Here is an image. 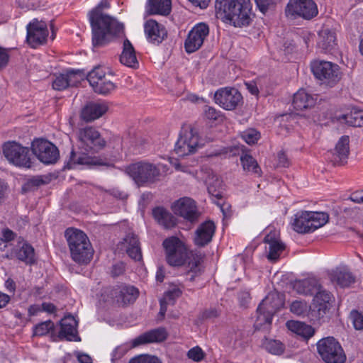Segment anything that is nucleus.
Segmentation results:
<instances>
[{
	"instance_id": "obj_1",
	"label": "nucleus",
	"mask_w": 363,
	"mask_h": 363,
	"mask_svg": "<svg viewBox=\"0 0 363 363\" xmlns=\"http://www.w3.org/2000/svg\"><path fill=\"white\" fill-rule=\"evenodd\" d=\"M108 0L100 3L89 13V20L92 31L94 47H101L107 44L110 36L118 35L123 32V25L113 17L105 14L103 9L109 8Z\"/></svg>"
},
{
	"instance_id": "obj_2",
	"label": "nucleus",
	"mask_w": 363,
	"mask_h": 363,
	"mask_svg": "<svg viewBox=\"0 0 363 363\" xmlns=\"http://www.w3.org/2000/svg\"><path fill=\"white\" fill-rule=\"evenodd\" d=\"M215 9L218 18L228 21L235 27L248 26L250 23V0H216Z\"/></svg>"
},
{
	"instance_id": "obj_3",
	"label": "nucleus",
	"mask_w": 363,
	"mask_h": 363,
	"mask_svg": "<svg viewBox=\"0 0 363 363\" xmlns=\"http://www.w3.org/2000/svg\"><path fill=\"white\" fill-rule=\"evenodd\" d=\"M65 237L72 260L79 264H88L93 257L94 250L87 235L79 229L69 228Z\"/></svg>"
},
{
	"instance_id": "obj_4",
	"label": "nucleus",
	"mask_w": 363,
	"mask_h": 363,
	"mask_svg": "<svg viewBox=\"0 0 363 363\" xmlns=\"http://www.w3.org/2000/svg\"><path fill=\"white\" fill-rule=\"evenodd\" d=\"M125 172L138 186H147L155 184L160 180L162 175L159 165L147 160L129 164Z\"/></svg>"
},
{
	"instance_id": "obj_5",
	"label": "nucleus",
	"mask_w": 363,
	"mask_h": 363,
	"mask_svg": "<svg viewBox=\"0 0 363 363\" xmlns=\"http://www.w3.org/2000/svg\"><path fill=\"white\" fill-rule=\"evenodd\" d=\"M328 219V214L324 212L301 211L294 215L291 224L298 233H311L326 224Z\"/></svg>"
},
{
	"instance_id": "obj_6",
	"label": "nucleus",
	"mask_w": 363,
	"mask_h": 363,
	"mask_svg": "<svg viewBox=\"0 0 363 363\" xmlns=\"http://www.w3.org/2000/svg\"><path fill=\"white\" fill-rule=\"evenodd\" d=\"M284 303L278 294H269L259 303L257 309L255 327L257 330L268 329L274 313L281 308Z\"/></svg>"
},
{
	"instance_id": "obj_7",
	"label": "nucleus",
	"mask_w": 363,
	"mask_h": 363,
	"mask_svg": "<svg viewBox=\"0 0 363 363\" xmlns=\"http://www.w3.org/2000/svg\"><path fill=\"white\" fill-rule=\"evenodd\" d=\"M318 352L325 363H344L346 355L340 344L333 337L322 338L317 343Z\"/></svg>"
},
{
	"instance_id": "obj_8",
	"label": "nucleus",
	"mask_w": 363,
	"mask_h": 363,
	"mask_svg": "<svg viewBox=\"0 0 363 363\" xmlns=\"http://www.w3.org/2000/svg\"><path fill=\"white\" fill-rule=\"evenodd\" d=\"M162 246L166 260L171 266L183 265L188 257V249L183 241L176 236L166 238Z\"/></svg>"
},
{
	"instance_id": "obj_9",
	"label": "nucleus",
	"mask_w": 363,
	"mask_h": 363,
	"mask_svg": "<svg viewBox=\"0 0 363 363\" xmlns=\"http://www.w3.org/2000/svg\"><path fill=\"white\" fill-rule=\"evenodd\" d=\"M3 154L9 163L19 167L30 168L33 164L28 147L12 141L7 142L2 147Z\"/></svg>"
},
{
	"instance_id": "obj_10",
	"label": "nucleus",
	"mask_w": 363,
	"mask_h": 363,
	"mask_svg": "<svg viewBox=\"0 0 363 363\" xmlns=\"http://www.w3.org/2000/svg\"><path fill=\"white\" fill-rule=\"evenodd\" d=\"M79 148L89 152H98L106 146V141L93 127L80 128L77 133Z\"/></svg>"
},
{
	"instance_id": "obj_11",
	"label": "nucleus",
	"mask_w": 363,
	"mask_h": 363,
	"mask_svg": "<svg viewBox=\"0 0 363 363\" xmlns=\"http://www.w3.org/2000/svg\"><path fill=\"white\" fill-rule=\"evenodd\" d=\"M311 69L315 78L328 84L336 83L341 78L339 66L330 62L314 60L311 64Z\"/></svg>"
},
{
	"instance_id": "obj_12",
	"label": "nucleus",
	"mask_w": 363,
	"mask_h": 363,
	"mask_svg": "<svg viewBox=\"0 0 363 363\" xmlns=\"http://www.w3.org/2000/svg\"><path fill=\"white\" fill-rule=\"evenodd\" d=\"M31 150L39 161L45 164L55 163L60 157L57 147L47 140H34L31 143Z\"/></svg>"
},
{
	"instance_id": "obj_13",
	"label": "nucleus",
	"mask_w": 363,
	"mask_h": 363,
	"mask_svg": "<svg viewBox=\"0 0 363 363\" xmlns=\"http://www.w3.org/2000/svg\"><path fill=\"white\" fill-rule=\"evenodd\" d=\"M286 15L296 18L311 19L318 14V8L313 0H290L285 10Z\"/></svg>"
},
{
	"instance_id": "obj_14",
	"label": "nucleus",
	"mask_w": 363,
	"mask_h": 363,
	"mask_svg": "<svg viewBox=\"0 0 363 363\" xmlns=\"http://www.w3.org/2000/svg\"><path fill=\"white\" fill-rule=\"evenodd\" d=\"M199 144V135L196 129H184L175 144L174 151L178 156L184 157L195 152Z\"/></svg>"
},
{
	"instance_id": "obj_15",
	"label": "nucleus",
	"mask_w": 363,
	"mask_h": 363,
	"mask_svg": "<svg viewBox=\"0 0 363 363\" xmlns=\"http://www.w3.org/2000/svg\"><path fill=\"white\" fill-rule=\"evenodd\" d=\"M214 100L220 107L225 110L232 111L242 103V96L237 89L225 87L216 91Z\"/></svg>"
},
{
	"instance_id": "obj_16",
	"label": "nucleus",
	"mask_w": 363,
	"mask_h": 363,
	"mask_svg": "<svg viewBox=\"0 0 363 363\" xmlns=\"http://www.w3.org/2000/svg\"><path fill=\"white\" fill-rule=\"evenodd\" d=\"M333 295L324 289L321 286H318L313 298L314 309L311 312L312 320H318L323 318L330 310L334 302Z\"/></svg>"
},
{
	"instance_id": "obj_17",
	"label": "nucleus",
	"mask_w": 363,
	"mask_h": 363,
	"mask_svg": "<svg viewBox=\"0 0 363 363\" xmlns=\"http://www.w3.org/2000/svg\"><path fill=\"white\" fill-rule=\"evenodd\" d=\"M26 40L32 48H36L46 42L48 30L45 21L34 18L27 26Z\"/></svg>"
},
{
	"instance_id": "obj_18",
	"label": "nucleus",
	"mask_w": 363,
	"mask_h": 363,
	"mask_svg": "<svg viewBox=\"0 0 363 363\" xmlns=\"http://www.w3.org/2000/svg\"><path fill=\"white\" fill-rule=\"evenodd\" d=\"M208 33V26L204 23H200L194 26L189 31L184 43L186 52L192 53L198 50L203 45Z\"/></svg>"
},
{
	"instance_id": "obj_19",
	"label": "nucleus",
	"mask_w": 363,
	"mask_h": 363,
	"mask_svg": "<svg viewBox=\"0 0 363 363\" xmlns=\"http://www.w3.org/2000/svg\"><path fill=\"white\" fill-rule=\"evenodd\" d=\"M85 74L81 70H67L65 73L54 75L52 88L62 91L69 86H77L84 79Z\"/></svg>"
},
{
	"instance_id": "obj_20",
	"label": "nucleus",
	"mask_w": 363,
	"mask_h": 363,
	"mask_svg": "<svg viewBox=\"0 0 363 363\" xmlns=\"http://www.w3.org/2000/svg\"><path fill=\"white\" fill-rule=\"evenodd\" d=\"M75 164L86 165L88 167H113V164L106 158L99 156H89L85 153L76 152L72 150L70 152L69 168H73Z\"/></svg>"
},
{
	"instance_id": "obj_21",
	"label": "nucleus",
	"mask_w": 363,
	"mask_h": 363,
	"mask_svg": "<svg viewBox=\"0 0 363 363\" xmlns=\"http://www.w3.org/2000/svg\"><path fill=\"white\" fill-rule=\"evenodd\" d=\"M172 209L175 214L191 223L196 221L199 216L195 201L189 197L177 200L174 203Z\"/></svg>"
},
{
	"instance_id": "obj_22",
	"label": "nucleus",
	"mask_w": 363,
	"mask_h": 363,
	"mask_svg": "<svg viewBox=\"0 0 363 363\" xmlns=\"http://www.w3.org/2000/svg\"><path fill=\"white\" fill-rule=\"evenodd\" d=\"M4 256L7 259L17 257L27 264H32L35 262L34 249L27 242H18L16 248L11 249V252L7 251Z\"/></svg>"
},
{
	"instance_id": "obj_23",
	"label": "nucleus",
	"mask_w": 363,
	"mask_h": 363,
	"mask_svg": "<svg viewBox=\"0 0 363 363\" xmlns=\"http://www.w3.org/2000/svg\"><path fill=\"white\" fill-rule=\"evenodd\" d=\"M216 231V225L211 220L202 223L199 225L194 238V244L198 247H204L211 242Z\"/></svg>"
},
{
	"instance_id": "obj_24",
	"label": "nucleus",
	"mask_w": 363,
	"mask_h": 363,
	"mask_svg": "<svg viewBox=\"0 0 363 363\" xmlns=\"http://www.w3.org/2000/svg\"><path fill=\"white\" fill-rule=\"evenodd\" d=\"M77 322L72 315L65 317L60 320V330L58 337L60 340L68 341H80L78 335Z\"/></svg>"
},
{
	"instance_id": "obj_25",
	"label": "nucleus",
	"mask_w": 363,
	"mask_h": 363,
	"mask_svg": "<svg viewBox=\"0 0 363 363\" xmlns=\"http://www.w3.org/2000/svg\"><path fill=\"white\" fill-rule=\"evenodd\" d=\"M328 277L332 283L342 288L350 286L355 282V277L345 267H338L328 272Z\"/></svg>"
},
{
	"instance_id": "obj_26",
	"label": "nucleus",
	"mask_w": 363,
	"mask_h": 363,
	"mask_svg": "<svg viewBox=\"0 0 363 363\" xmlns=\"http://www.w3.org/2000/svg\"><path fill=\"white\" fill-rule=\"evenodd\" d=\"M144 29L147 40L155 44L162 43L167 34L164 27L153 19L145 22Z\"/></svg>"
},
{
	"instance_id": "obj_27",
	"label": "nucleus",
	"mask_w": 363,
	"mask_h": 363,
	"mask_svg": "<svg viewBox=\"0 0 363 363\" xmlns=\"http://www.w3.org/2000/svg\"><path fill=\"white\" fill-rule=\"evenodd\" d=\"M167 337L166 330L163 328H158L135 338L132 342V346L135 347L143 344L162 342L166 340Z\"/></svg>"
},
{
	"instance_id": "obj_28",
	"label": "nucleus",
	"mask_w": 363,
	"mask_h": 363,
	"mask_svg": "<svg viewBox=\"0 0 363 363\" xmlns=\"http://www.w3.org/2000/svg\"><path fill=\"white\" fill-rule=\"evenodd\" d=\"M318 46L325 52H330L337 46L336 33L328 28H323L318 33Z\"/></svg>"
},
{
	"instance_id": "obj_29",
	"label": "nucleus",
	"mask_w": 363,
	"mask_h": 363,
	"mask_svg": "<svg viewBox=\"0 0 363 363\" xmlns=\"http://www.w3.org/2000/svg\"><path fill=\"white\" fill-rule=\"evenodd\" d=\"M349 143L347 135L342 136L337 143L331 160L335 165H342L346 162L350 152Z\"/></svg>"
},
{
	"instance_id": "obj_30",
	"label": "nucleus",
	"mask_w": 363,
	"mask_h": 363,
	"mask_svg": "<svg viewBox=\"0 0 363 363\" xmlns=\"http://www.w3.org/2000/svg\"><path fill=\"white\" fill-rule=\"evenodd\" d=\"M108 110L105 103L91 102L88 104L82 111L81 118L90 122L102 116Z\"/></svg>"
},
{
	"instance_id": "obj_31",
	"label": "nucleus",
	"mask_w": 363,
	"mask_h": 363,
	"mask_svg": "<svg viewBox=\"0 0 363 363\" xmlns=\"http://www.w3.org/2000/svg\"><path fill=\"white\" fill-rule=\"evenodd\" d=\"M317 98L308 94L304 89H299L294 94L292 106L296 111L311 108L316 104Z\"/></svg>"
},
{
	"instance_id": "obj_32",
	"label": "nucleus",
	"mask_w": 363,
	"mask_h": 363,
	"mask_svg": "<svg viewBox=\"0 0 363 363\" xmlns=\"http://www.w3.org/2000/svg\"><path fill=\"white\" fill-rule=\"evenodd\" d=\"M117 301L123 305L133 303L137 299L139 291L133 286H122L116 289L115 291Z\"/></svg>"
},
{
	"instance_id": "obj_33",
	"label": "nucleus",
	"mask_w": 363,
	"mask_h": 363,
	"mask_svg": "<svg viewBox=\"0 0 363 363\" xmlns=\"http://www.w3.org/2000/svg\"><path fill=\"white\" fill-rule=\"evenodd\" d=\"M120 61L123 65L129 67L136 68L138 66L135 49L128 39L123 41V51L120 56Z\"/></svg>"
},
{
	"instance_id": "obj_34",
	"label": "nucleus",
	"mask_w": 363,
	"mask_h": 363,
	"mask_svg": "<svg viewBox=\"0 0 363 363\" xmlns=\"http://www.w3.org/2000/svg\"><path fill=\"white\" fill-rule=\"evenodd\" d=\"M123 240L126 244V252L128 256L135 261L141 260L142 252L138 236L133 233H128Z\"/></svg>"
},
{
	"instance_id": "obj_35",
	"label": "nucleus",
	"mask_w": 363,
	"mask_h": 363,
	"mask_svg": "<svg viewBox=\"0 0 363 363\" xmlns=\"http://www.w3.org/2000/svg\"><path fill=\"white\" fill-rule=\"evenodd\" d=\"M152 216L157 222L164 228H172L176 225V218L163 207L152 210Z\"/></svg>"
},
{
	"instance_id": "obj_36",
	"label": "nucleus",
	"mask_w": 363,
	"mask_h": 363,
	"mask_svg": "<svg viewBox=\"0 0 363 363\" xmlns=\"http://www.w3.org/2000/svg\"><path fill=\"white\" fill-rule=\"evenodd\" d=\"M287 328L296 335L308 340L315 334V329L303 322L298 320H289L286 322Z\"/></svg>"
},
{
	"instance_id": "obj_37",
	"label": "nucleus",
	"mask_w": 363,
	"mask_h": 363,
	"mask_svg": "<svg viewBox=\"0 0 363 363\" xmlns=\"http://www.w3.org/2000/svg\"><path fill=\"white\" fill-rule=\"evenodd\" d=\"M320 286L316 279L309 278L296 281L294 289L299 294L312 295Z\"/></svg>"
},
{
	"instance_id": "obj_38",
	"label": "nucleus",
	"mask_w": 363,
	"mask_h": 363,
	"mask_svg": "<svg viewBox=\"0 0 363 363\" xmlns=\"http://www.w3.org/2000/svg\"><path fill=\"white\" fill-rule=\"evenodd\" d=\"M150 14L167 16L171 11V0H147Z\"/></svg>"
},
{
	"instance_id": "obj_39",
	"label": "nucleus",
	"mask_w": 363,
	"mask_h": 363,
	"mask_svg": "<svg viewBox=\"0 0 363 363\" xmlns=\"http://www.w3.org/2000/svg\"><path fill=\"white\" fill-rule=\"evenodd\" d=\"M339 119L349 125L361 127L363 125V110L353 108L349 113L342 115Z\"/></svg>"
},
{
	"instance_id": "obj_40",
	"label": "nucleus",
	"mask_w": 363,
	"mask_h": 363,
	"mask_svg": "<svg viewBox=\"0 0 363 363\" xmlns=\"http://www.w3.org/2000/svg\"><path fill=\"white\" fill-rule=\"evenodd\" d=\"M240 161L244 170L252 172L258 176L261 175V169L257 162L252 156L245 154L241 156Z\"/></svg>"
},
{
	"instance_id": "obj_41",
	"label": "nucleus",
	"mask_w": 363,
	"mask_h": 363,
	"mask_svg": "<svg viewBox=\"0 0 363 363\" xmlns=\"http://www.w3.org/2000/svg\"><path fill=\"white\" fill-rule=\"evenodd\" d=\"M262 347L269 353L280 355L284 351V345L279 340L265 338L262 341Z\"/></svg>"
},
{
	"instance_id": "obj_42",
	"label": "nucleus",
	"mask_w": 363,
	"mask_h": 363,
	"mask_svg": "<svg viewBox=\"0 0 363 363\" xmlns=\"http://www.w3.org/2000/svg\"><path fill=\"white\" fill-rule=\"evenodd\" d=\"M92 88L96 93L106 95L116 89V85L109 80L104 79L92 86Z\"/></svg>"
},
{
	"instance_id": "obj_43",
	"label": "nucleus",
	"mask_w": 363,
	"mask_h": 363,
	"mask_svg": "<svg viewBox=\"0 0 363 363\" xmlns=\"http://www.w3.org/2000/svg\"><path fill=\"white\" fill-rule=\"evenodd\" d=\"M104 77L105 72L101 67H94L86 76V79L91 86L99 82V81L105 79Z\"/></svg>"
},
{
	"instance_id": "obj_44",
	"label": "nucleus",
	"mask_w": 363,
	"mask_h": 363,
	"mask_svg": "<svg viewBox=\"0 0 363 363\" xmlns=\"http://www.w3.org/2000/svg\"><path fill=\"white\" fill-rule=\"evenodd\" d=\"M55 325L52 320L40 323L33 328L34 336H43L54 329Z\"/></svg>"
},
{
	"instance_id": "obj_45",
	"label": "nucleus",
	"mask_w": 363,
	"mask_h": 363,
	"mask_svg": "<svg viewBox=\"0 0 363 363\" xmlns=\"http://www.w3.org/2000/svg\"><path fill=\"white\" fill-rule=\"evenodd\" d=\"M290 311L296 315L305 316L308 312V306L304 301L296 300L291 303Z\"/></svg>"
},
{
	"instance_id": "obj_46",
	"label": "nucleus",
	"mask_w": 363,
	"mask_h": 363,
	"mask_svg": "<svg viewBox=\"0 0 363 363\" xmlns=\"http://www.w3.org/2000/svg\"><path fill=\"white\" fill-rule=\"evenodd\" d=\"M284 250V245L281 242L271 244V245H269L267 258L271 261H277Z\"/></svg>"
},
{
	"instance_id": "obj_47",
	"label": "nucleus",
	"mask_w": 363,
	"mask_h": 363,
	"mask_svg": "<svg viewBox=\"0 0 363 363\" xmlns=\"http://www.w3.org/2000/svg\"><path fill=\"white\" fill-rule=\"evenodd\" d=\"M260 138V133L255 129H248L242 133V138L249 145L255 144Z\"/></svg>"
},
{
	"instance_id": "obj_48",
	"label": "nucleus",
	"mask_w": 363,
	"mask_h": 363,
	"mask_svg": "<svg viewBox=\"0 0 363 363\" xmlns=\"http://www.w3.org/2000/svg\"><path fill=\"white\" fill-rule=\"evenodd\" d=\"M350 318L356 330H363V313L357 310H352L350 312Z\"/></svg>"
},
{
	"instance_id": "obj_49",
	"label": "nucleus",
	"mask_w": 363,
	"mask_h": 363,
	"mask_svg": "<svg viewBox=\"0 0 363 363\" xmlns=\"http://www.w3.org/2000/svg\"><path fill=\"white\" fill-rule=\"evenodd\" d=\"M182 295V291L178 288H174L172 290L167 291L164 294V296L162 301H166L165 302L169 303V305H174L176 298H179Z\"/></svg>"
},
{
	"instance_id": "obj_50",
	"label": "nucleus",
	"mask_w": 363,
	"mask_h": 363,
	"mask_svg": "<svg viewBox=\"0 0 363 363\" xmlns=\"http://www.w3.org/2000/svg\"><path fill=\"white\" fill-rule=\"evenodd\" d=\"M129 363H161V362L155 356L142 354L131 359Z\"/></svg>"
},
{
	"instance_id": "obj_51",
	"label": "nucleus",
	"mask_w": 363,
	"mask_h": 363,
	"mask_svg": "<svg viewBox=\"0 0 363 363\" xmlns=\"http://www.w3.org/2000/svg\"><path fill=\"white\" fill-rule=\"evenodd\" d=\"M187 356L194 362H200L204 357V352L199 347L196 346L189 350Z\"/></svg>"
},
{
	"instance_id": "obj_52",
	"label": "nucleus",
	"mask_w": 363,
	"mask_h": 363,
	"mask_svg": "<svg viewBox=\"0 0 363 363\" xmlns=\"http://www.w3.org/2000/svg\"><path fill=\"white\" fill-rule=\"evenodd\" d=\"M208 192L211 196L212 201H221L223 199L222 191L219 189H216L215 185L210 184L208 186Z\"/></svg>"
},
{
	"instance_id": "obj_53",
	"label": "nucleus",
	"mask_w": 363,
	"mask_h": 363,
	"mask_svg": "<svg viewBox=\"0 0 363 363\" xmlns=\"http://www.w3.org/2000/svg\"><path fill=\"white\" fill-rule=\"evenodd\" d=\"M219 313L216 308H209L205 310L200 315V319L202 320L214 319L218 317Z\"/></svg>"
},
{
	"instance_id": "obj_54",
	"label": "nucleus",
	"mask_w": 363,
	"mask_h": 363,
	"mask_svg": "<svg viewBox=\"0 0 363 363\" xmlns=\"http://www.w3.org/2000/svg\"><path fill=\"white\" fill-rule=\"evenodd\" d=\"M213 203L220 208L225 217H228L230 216V206L229 203H225L223 199H222L221 201L213 200Z\"/></svg>"
},
{
	"instance_id": "obj_55",
	"label": "nucleus",
	"mask_w": 363,
	"mask_h": 363,
	"mask_svg": "<svg viewBox=\"0 0 363 363\" xmlns=\"http://www.w3.org/2000/svg\"><path fill=\"white\" fill-rule=\"evenodd\" d=\"M9 50L0 47V69L6 67L9 61Z\"/></svg>"
},
{
	"instance_id": "obj_56",
	"label": "nucleus",
	"mask_w": 363,
	"mask_h": 363,
	"mask_svg": "<svg viewBox=\"0 0 363 363\" xmlns=\"http://www.w3.org/2000/svg\"><path fill=\"white\" fill-rule=\"evenodd\" d=\"M125 271V265L123 262H118L112 266L111 274L113 277L121 275Z\"/></svg>"
},
{
	"instance_id": "obj_57",
	"label": "nucleus",
	"mask_w": 363,
	"mask_h": 363,
	"mask_svg": "<svg viewBox=\"0 0 363 363\" xmlns=\"http://www.w3.org/2000/svg\"><path fill=\"white\" fill-rule=\"evenodd\" d=\"M11 244L8 243L5 240L0 238V257L3 258H6L5 256L7 251L9 252H11V249H13L11 247Z\"/></svg>"
},
{
	"instance_id": "obj_58",
	"label": "nucleus",
	"mask_w": 363,
	"mask_h": 363,
	"mask_svg": "<svg viewBox=\"0 0 363 363\" xmlns=\"http://www.w3.org/2000/svg\"><path fill=\"white\" fill-rule=\"evenodd\" d=\"M259 10L265 14L268 11L271 0H255Z\"/></svg>"
},
{
	"instance_id": "obj_59",
	"label": "nucleus",
	"mask_w": 363,
	"mask_h": 363,
	"mask_svg": "<svg viewBox=\"0 0 363 363\" xmlns=\"http://www.w3.org/2000/svg\"><path fill=\"white\" fill-rule=\"evenodd\" d=\"M205 116L209 120L216 121L219 117V113L213 107H206Z\"/></svg>"
},
{
	"instance_id": "obj_60",
	"label": "nucleus",
	"mask_w": 363,
	"mask_h": 363,
	"mask_svg": "<svg viewBox=\"0 0 363 363\" xmlns=\"http://www.w3.org/2000/svg\"><path fill=\"white\" fill-rule=\"evenodd\" d=\"M278 162L277 166L281 167H287L289 166V161L287 158V156L284 152H280L278 153Z\"/></svg>"
},
{
	"instance_id": "obj_61",
	"label": "nucleus",
	"mask_w": 363,
	"mask_h": 363,
	"mask_svg": "<svg viewBox=\"0 0 363 363\" xmlns=\"http://www.w3.org/2000/svg\"><path fill=\"white\" fill-rule=\"evenodd\" d=\"M350 199L356 203H363V189L353 192Z\"/></svg>"
},
{
	"instance_id": "obj_62",
	"label": "nucleus",
	"mask_w": 363,
	"mask_h": 363,
	"mask_svg": "<svg viewBox=\"0 0 363 363\" xmlns=\"http://www.w3.org/2000/svg\"><path fill=\"white\" fill-rule=\"evenodd\" d=\"M264 242L269 244V245H271V244L279 243L280 242L277 240V233L275 232H270L264 237Z\"/></svg>"
},
{
	"instance_id": "obj_63",
	"label": "nucleus",
	"mask_w": 363,
	"mask_h": 363,
	"mask_svg": "<svg viewBox=\"0 0 363 363\" xmlns=\"http://www.w3.org/2000/svg\"><path fill=\"white\" fill-rule=\"evenodd\" d=\"M43 184H44V182L42 179L38 178V177H34L28 181L26 186L28 188H32V187L40 186V185H42Z\"/></svg>"
},
{
	"instance_id": "obj_64",
	"label": "nucleus",
	"mask_w": 363,
	"mask_h": 363,
	"mask_svg": "<svg viewBox=\"0 0 363 363\" xmlns=\"http://www.w3.org/2000/svg\"><path fill=\"white\" fill-rule=\"evenodd\" d=\"M42 311L47 312L48 313H54L57 311L56 306L52 303L44 302L41 305Z\"/></svg>"
}]
</instances>
